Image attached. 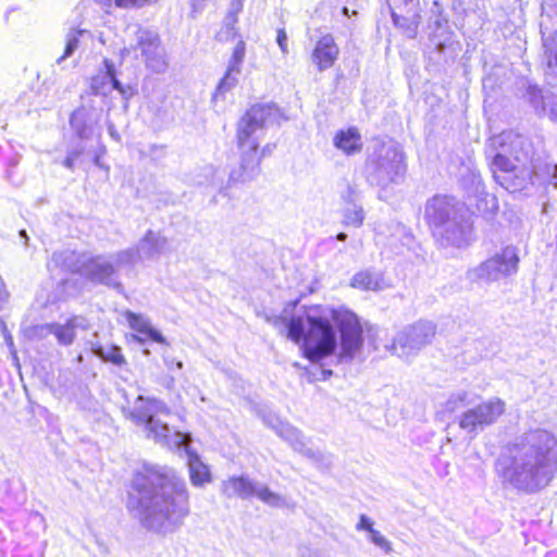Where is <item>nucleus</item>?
Wrapping results in <instances>:
<instances>
[{
    "label": "nucleus",
    "mask_w": 557,
    "mask_h": 557,
    "mask_svg": "<svg viewBox=\"0 0 557 557\" xmlns=\"http://www.w3.org/2000/svg\"><path fill=\"white\" fill-rule=\"evenodd\" d=\"M466 210L463 203L446 195H435L429 199L424 208V219L432 232L438 231L451 219Z\"/></svg>",
    "instance_id": "14"
},
{
    "label": "nucleus",
    "mask_w": 557,
    "mask_h": 557,
    "mask_svg": "<svg viewBox=\"0 0 557 557\" xmlns=\"http://www.w3.org/2000/svg\"><path fill=\"white\" fill-rule=\"evenodd\" d=\"M168 240L151 230L147 231L135 248H127L135 253L134 265L141 259H154L164 250Z\"/></svg>",
    "instance_id": "20"
},
{
    "label": "nucleus",
    "mask_w": 557,
    "mask_h": 557,
    "mask_svg": "<svg viewBox=\"0 0 557 557\" xmlns=\"http://www.w3.org/2000/svg\"><path fill=\"white\" fill-rule=\"evenodd\" d=\"M245 59V42L243 40H239L232 53L231 59L228 60L227 67L231 69V71H239L242 72V64Z\"/></svg>",
    "instance_id": "38"
},
{
    "label": "nucleus",
    "mask_w": 557,
    "mask_h": 557,
    "mask_svg": "<svg viewBox=\"0 0 557 557\" xmlns=\"http://www.w3.org/2000/svg\"><path fill=\"white\" fill-rule=\"evenodd\" d=\"M280 109L274 103H258L252 106L240 119L237 127V143L240 150V165L230 173V183H245L259 174V164L262 157L270 156L275 145H265L261 156L257 151L264 129L278 124Z\"/></svg>",
    "instance_id": "5"
},
{
    "label": "nucleus",
    "mask_w": 557,
    "mask_h": 557,
    "mask_svg": "<svg viewBox=\"0 0 557 557\" xmlns=\"http://www.w3.org/2000/svg\"><path fill=\"white\" fill-rule=\"evenodd\" d=\"M39 329L41 331L47 330L49 333L53 334L58 338V342L64 346L71 345L75 338L74 326L71 322H67L63 325L49 324L40 326Z\"/></svg>",
    "instance_id": "31"
},
{
    "label": "nucleus",
    "mask_w": 557,
    "mask_h": 557,
    "mask_svg": "<svg viewBox=\"0 0 557 557\" xmlns=\"http://www.w3.org/2000/svg\"><path fill=\"white\" fill-rule=\"evenodd\" d=\"M274 325H282L287 338L301 343L304 355L312 362L336 355L339 362H351L363 346V330L359 318L345 308L312 306L301 308L289 317L274 319Z\"/></svg>",
    "instance_id": "1"
},
{
    "label": "nucleus",
    "mask_w": 557,
    "mask_h": 557,
    "mask_svg": "<svg viewBox=\"0 0 557 557\" xmlns=\"http://www.w3.org/2000/svg\"><path fill=\"white\" fill-rule=\"evenodd\" d=\"M244 7V0H231L227 13L238 15Z\"/></svg>",
    "instance_id": "49"
},
{
    "label": "nucleus",
    "mask_w": 557,
    "mask_h": 557,
    "mask_svg": "<svg viewBox=\"0 0 557 557\" xmlns=\"http://www.w3.org/2000/svg\"><path fill=\"white\" fill-rule=\"evenodd\" d=\"M342 199L345 202V206H351L352 203H358L359 191L356 188V186L347 184L346 189L342 193Z\"/></svg>",
    "instance_id": "41"
},
{
    "label": "nucleus",
    "mask_w": 557,
    "mask_h": 557,
    "mask_svg": "<svg viewBox=\"0 0 557 557\" xmlns=\"http://www.w3.org/2000/svg\"><path fill=\"white\" fill-rule=\"evenodd\" d=\"M370 540L385 553H389L392 550L391 543L377 530H370Z\"/></svg>",
    "instance_id": "40"
},
{
    "label": "nucleus",
    "mask_w": 557,
    "mask_h": 557,
    "mask_svg": "<svg viewBox=\"0 0 557 557\" xmlns=\"http://www.w3.org/2000/svg\"><path fill=\"white\" fill-rule=\"evenodd\" d=\"M165 364L169 368V370H173V367H175L178 370L183 369V362L182 361H174V360L165 359Z\"/></svg>",
    "instance_id": "51"
},
{
    "label": "nucleus",
    "mask_w": 557,
    "mask_h": 557,
    "mask_svg": "<svg viewBox=\"0 0 557 557\" xmlns=\"http://www.w3.org/2000/svg\"><path fill=\"white\" fill-rule=\"evenodd\" d=\"M99 122V113L94 108L82 106L73 111L70 125L76 137L81 140L90 139Z\"/></svg>",
    "instance_id": "18"
},
{
    "label": "nucleus",
    "mask_w": 557,
    "mask_h": 557,
    "mask_svg": "<svg viewBox=\"0 0 557 557\" xmlns=\"http://www.w3.org/2000/svg\"><path fill=\"white\" fill-rule=\"evenodd\" d=\"M339 54V48L331 34L322 36L315 44L311 54V60L317 65L319 72H323L333 66Z\"/></svg>",
    "instance_id": "19"
},
{
    "label": "nucleus",
    "mask_w": 557,
    "mask_h": 557,
    "mask_svg": "<svg viewBox=\"0 0 557 557\" xmlns=\"http://www.w3.org/2000/svg\"><path fill=\"white\" fill-rule=\"evenodd\" d=\"M131 486L127 507L147 530L174 532L189 515L185 481L172 468L145 463Z\"/></svg>",
    "instance_id": "2"
},
{
    "label": "nucleus",
    "mask_w": 557,
    "mask_h": 557,
    "mask_svg": "<svg viewBox=\"0 0 557 557\" xmlns=\"http://www.w3.org/2000/svg\"><path fill=\"white\" fill-rule=\"evenodd\" d=\"M259 483L250 480L248 476H231L223 481L221 491L227 498L239 497L248 499L256 496Z\"/></svg>",
    "instance_id": "22"
},
{
    "label": "nucleus",
    "mask_w": 557,
    "mask_h": 557,
    "mask_svg": "<svg viewBox=\"0 0 557 557\" xmlns=\"http://www.w3.org/2000/svg\"><path fill=\"white\" fill-rule=\"evenodd\" d=\"M134 50H139L145 60L146 66L154 73H164L168 69L166 53L161 45L158 32L136 26L134 33Z\"/></svg>",
    "instance_id": "12"
},
{
    "label": "nucleus",
    "mask_w": 557,
    "mask_h": 557,
    "mask_svg": "<svg viewBox=\"0 0 557 557\" xmlns=\"http://www.w3.org/2000/svg\"><path fill=\"white\" fill-rule=\"evenodd\" d=\"M123 412L125 418L143 428L147 438L153 440L156 443L166 446L172 450L185 454L190 480L194 485L200 486L210 481L211 476L208 467L190 447V434L178 431L172 433L169 424L157 418V414L170 413L169 408L162 400L139 395L136 398L134 408L123 409Z\"/></svg>",
    "instance_id": "4"
},
{
    "label": "nucleus",
    "mask_w": 557,
    "mask_h": 557,
    "mask_svg": "<svg viewBox=\"0 0 557 557\" xmlns=\"http://www.w3.org/2000/svg\"><path fill=\"white\" fill-rule=\"evenodd\" d=\"M143 354L148 356V355H150V350L146 348V349L143 350Z\"/></svg>",
    "instance_id": "62"
},
{
    "label": "nucleus",
    "mask_w": 557,
    "mask_h": 557,
    "mask_svg": "<svg viewBox=\"0 0 557 557\" xmlns=\"http://www.w3.org/2000/svg\"><path fill=\"white\" fill-rule=\"evenodd\" d=\"M436 325L431 321L419 320L399 331L386 348L400 359L416 357L435 337Z\"/></svg>",
    "instance_id": "10"
},
{
    "label": "nucleus",
    "mask_w": 557,
    "mask_h": 557,
    "mask_svg": "<svg viewBox=\"0 0 557 557\" xmlns=\"http://www.w3.org/2000/svg\"><path fill=\"white\" fill-rule=\"evenodd\" d=\"M404 153L394 145H379L366 161V180L372 186L386 188L405 175Z\"/></svg>",
    "instance_id": "6"
},
{
    "label": "nucleus",
    "mask_w": 557,
    "mask_h": 557,
    "mask_svg": "<svg viewBox=\"0 0 557 557\" xmlns=\"http://www.w3.org/2000/svg\"><path fill=\"white\" fill-rule=\"evenodd\" d=\"M95 163L98 164L99 163V157H96L95 158Z\"/></svg>",
    "instance_id": "63"
},
{
    "label": "nucleus",
    "mask_w": 557,
    "mask_h": 557,
    "mask_svg": "<svg viewBox=\"0 0 557 557\" xmlns=\"http://www.w3.org/2000/svg\"><path fill=\"white\" fill-rule=\"evenodd\" d=\"M85 151V146L81 143L76 144L75 146H72L67 149V154L72 157L73 159L77 160L83 152Z\"/></svg>",
    "instance_id": "46"
},
{
    "label": "nucleus",
    "mask_w": 557,
    "mask_h": 557,
    "mask_svg": "<svg viewBox=\"0 0 557 557\" xmlns=\"http://www.w3.org/2000/svg\"><path fill=\"white\" fill-rule=\"evenodd\" d=\"M357 530H367L370 533V530H374L372 528V521L366 515H361L359 519V523L357 524Z\"/></svg>",
    "instance_id": "48"
},
{
    "label": "nucleus",
    "mask_w": 557,
    "mask_h": 557,
    "mask_svg": "<svg viewBox=\"0 0 557 557\" xmlns=\"http://www.w3.org/2000/svg\"><path fill=\"white\" fill-rule=\"evenodd\" d=\"M89 255L74 250L55 251L52 253V261L64 270L84 277Z\"/></svg>",
    "instance_id": "25"
},
{
    "label": "nucleus",
    "mask_w": 557,
    "mask_h": 557,
    "mask_svg": "<svg viewBox=\"0 0 557 557\" xmlns=\"http://www.w3.org/2000/svg\"><path fill=\"white\" fill-rule=\"evenodd\" d=\"M85 34V30L71 29L66 36V44L63 54L58 58L57 63L60 64L63 60L71 57L78 47L79 37Z\"/></svg>",
    "instance_id": "37"
},
{
    "label": "nucleus",
    "mask_w": 557,
    "mask_h": 557,
    "mask_svg": "<svg viewBox=\"0 0 557 557\" xmlns=\"http://www.w3.org/2000/svg\"><path fill=\"white\" fill-rule=\"evenodd\" d=\"M108 129H109V134H110L111 137H113L114 139H120V136H119V134H117V132L114 128V125L112 123H109Z\"/></svg>",
    "instance_id": "55"
},
{
    "label": "nucleus",
    "mask_w": 557,
    "mask_h": 557,
    "mask_svg": "<svg viewBox=\"0 0 557 557\" xmlns=\"http://www.w3.org/2000/svg\"><path fill=\"white\" fill-rule=\"evenodd\" d=\"M433 235L442 247H468L474 238L473 224L468 210L459 213L456 219L446 221V224Z\"/></svg>",
    "instance_id": "13"
},
{
    "label": "nucleus",
    "mask_w": 557,
    "mask_h": 557,
    "mask_svg": "<svg viewBox=\"0 0 557 557\" xmlns=\"http://www.w3.org/2000/svg\"><path fill=\"white\" fill-rule=\"evenodd\" d=\"M531 172V181L529 185L549 184L557 188V164L548 161L536 162Z\"/></svg>",
    "instance_id": "27"
},
{
    "label": "nucleus",
    "mask_w": 557,
    "mask_h": 557,
    "mask_svg": "<svg viewBox=\"0 0 557 557\" xmlns=\"http://www.w3.org/2000/svg\"><path fill=\"white\" fill-rule=\"evenodd\" d=\"M485 157L494 180L502 187L510 193L527 189L531 181V172L528 168L517 163L491 141L485 148Z\"/></svg>",
    "instance_id": "8"
},
{
    "label": "nucleus",
    "mask_w": 557,
    "mask_h": 557,
    "mask_svg": "<svg viewBox=\"0 0 557 557\" xmlns=\"http://www.w3.org/2000/svg\"><path fill=\"white\" fill-rule=\"evenodd\" d=\"M256 496L271 507L278 508L286 506V499L282 495L272 492L263 484H259Z\"/></svg>",
    "instance_id": "36"
},
{
    "label": "nucleus",
    "mask_w": 557,
    "mask_h": 557,
    "mask_svg": "<svg viewBox=\"0 0 557 557\" xmlns=\"http://www.w3.org/2000/svg\"><path fill=\"white\" fill-rule=\"evenodd\" d=\"M333 145L348 156L359 153L363 146L361 135L355 127L338 131Z\"/></svg>",
    "instance_id": "26"
},
{
    "label": "nucleus",
    "mask_w": 557,
    "mask_h": 557,
    "mask_svg": "<svg viewBox=\"0 0 557 557\" xmlns=\"http://www.w3.org/2000/svg\"><path fill=\"white\" fill-rule=\"evenodd\" d=\"M506 404L498 397H492L469 408L459 417V428L471 437H475L486 428L495 424L505 413Z\"/></svg>",
    "instance_id": "11"
},
{
    "label": "nucleus",
    "mask_w": 557,
    "mask_h": 557,
    "mask_svg": "<svg viewBox=\"0 0 557 557\" xmlns=\"http://www.w3.org/2000/svg\"><path fill=\"white\" fill-rule=\"evenodd\" d=\"M277 421H281L278 418L274 416H269L268 418H264V422L272 428L273 424H277Z\"/></svg>",
    "instance_id": "54"
},
{
    "label": "nucleus",
    "mask_w": 557,
    "mask_h": 557,
    "mask_svg": "<svg viewBox=\"0 0 557 557\" xmlns=\"http://www.w3.org/2000/svg\"><path fill=\"white\" fill-rule=\"evenodd\" d=\"M135 253L132 250H120L110 255H89L84 270V278L107 286L122 294L124 286L120 280L123 269L134 268Z\"/></svg>",
    "instance_id": "7"
},
{
    "label": "nucleus",
    "mask_w": 557,
    "mask_h": 557,
    "mask_svg": "<svg viewBox=\"0 0 557 557\" xmlns=\"http://www.w3.org/2000/svg\"><path fill=\"white\" fill-rule=\"evenodd\" d=\"M469 405V394L466 391H458L449 395L442 404L443 413H454Z\"/></svg>",
    "instance_id": "34"
},
{
    "label": "nucleus",
    "mask_w": 557,
    "mask_h": 557,
    "mask_svg": "<svg viewBox=\"0 0 557 557\" xmlns=\"http://www.w3.org/2000/svg\"><path fill=\"white\" fill-rule=\"evenodd\" d=\"M4 333V341H5V344L7 346L9 347L10 349V354L12 355V357L17 360V352H16V349H15V346H14V342H13V337L11 336V334H9L7 332V330L4 329L3 331Z\"/></svg>",
    "instance_id": "47"
},
{
    "label": "nucleus",
    "mask_w": 557,
    "mask_h": 557,
    "mask_svg": "<svg viewBox=\"0 0 557 557\" xmlns=\"http://www.w3.org/2000/svg\"><path fill=\"white\" fill-rule=\"evenodd\" d=\"M496 148L510 156L517 163L523 165L530 158V144L527 138L515 133H502L490 139Z\"/></svg>",
    "instance_id": "17"
},
{
    "label": "nucleus",
    "mask_w": 557,
    "mask_h": 557,
    "mask_svg": "<svg viewBox=\"0 0 557 557\" xmlns=\"http://www.w3.org/2000/svg\"><path fill=\"white\" fill-rule=\"evenodd\" d=\"M125 315L129 326L137 331L139 334L144 335H134V341L141 345H144L147 339L164 345L168 344L165 337L158 330L152 327L149 322L146 321L141 315L132 311H127Z\"/></svg>",
    "instance_id": "23"
},
{
    "label": "nucleus",
    "mask_w": 557,
    "mask_h": 557,
    "mask_svg": "<svg viewBox=\"0 0 557 557\" xmlns=\"http://www.w3.org/2000/svg\"><path fill=\"white\" fill-rule=\"evenodd\" d=\"M459 183L469 196L482 198L483 196L488 197L485 191L481 174L475 168L471 159L468 163H463L459 170Z\"/></svg>",
    "instance_id": "21"
},
{
    "label": "nucleus",
    "mask_w": 557,
    "mask_h": 557,
    "mask_svg": "<svg viewBox=\"0 0 557 557\" xmlns=\"http://www.w3.org/2000/svg\"><path fill=\"white\" fill-rule=\"evenodd\" d=\"M272 429L276 434L288 442L297 453L313 461L315 465L330 467L331 457L307 446L304 434L287 422L277 421Z\"/></svg>",
    "instance_id": "16"
},
{
    "label": "nucleus",
    "mask_w": 557,
    "mask_h": 557,
    "mask_svg": "<svg viewBox=\"0 0 557 557\" xmlns=\"http://www.w3.org/2000/svg\"><path fill=\"white\" fill-rule=\"evenodd\" d=\"M237 15L227 13L224 18L225 38H234L236 36L235 24L237 23Z\"/></svg>",
    "instance_id": "42"
},
{
    "label": "nucleus",
    "mask_w": 557,
    "mask_h": 557,
    "mask_svg": "<svg viewBox=\"0 0 557 557\" xmlns=\"http://www.w3.org/2000/svg\"><path fill=\"white\" fill-rule=\"evenodd\" d=\"M342 12H343V14H344V15H346V16H348V15H349V10H348V8H347V7H344V8L342 9Z\"/></svg>",
    "instance_id": "60"
},
{
    "label": "nucleus",
    "mask_w": 557,
    "mask_h": 557,
    "mask_svg": "<svg viewBox=\"0 0 557 557\" xmlns=\"http://www.w3.org/2000/svg\"><path fill=\"white\" fill-rule=\"evenodd\" d=\"M548 107L549 119L557 123V96H553L548 99Z\"/></svg>",
    "instance_id": "45"
},
{
    "label": "nucleus",
    "mask_w": 557,
    "mask_h": 557,
    "mask_svg": "<svg viewBox=\"0 0 557 557\" xmlns=\"http://www.w3.org/2000/svg\"><path fill=\"white\" fill-rule=\"evenodd\" d=\"M242 72L239 71H231L230 67L226 69L224 76L220 79L214 94L212 95V100L218 101V99H224L225 95L233 90L238 84V76Z\"/></svg>",
    "instance_id": "30"
},
{
    "label": "nucleus",
    "mask_w": 557,
    "mask_h": 557,
    "mask_svg": "<svg viewBox=\"0 0 557 557\" xmlns=\"http://www.w3.org/2000/svg\"><path fill=\"white\" fill-rule=\"evenodd\" d=\"M20 237H21V238H23V239L25 240V242H24V244H25V246H27V245H28L29 237H28V235H27V233H26V231H25V230H21V231H20Z\"/></svg>",
    "instance_id": "56"
},
{
    "label": "nucleus",
    "mask_w": 557,
    "mask_h": 557,
    "mask_svg": "<svg viewBox=\"0 0 557 557\" xmlns=\"http://www.w3.org/2000/svg\"><path fill=\"white\" fill-rule=\"evenodd\" d=\"M524 97L534 108L537 115L546 114V106H548V101H545L542 90L539 89L537 86L529 85Z\"/></svg>",
    "instance_id": "35"
},
{
    "label": "nucleus",
    "mask_w": 557,
    "mask_h": 557,
    "mask_svg": "<svg viewBox=\"0 0 557 557\" xmlns=\"http://www.w3.org/2000/svg\"><path fill=\"white\" fill-rule=\"evenodd\" d=\"M443 23H445V24H446V23H447V21H446V20H442V18H440V17H438V18L435 21L436 28H437V29H440V28L442 27Z\"/></svg>",
    "instance_id": "58"
},
{
    "label": "nucleus",
    "mask_w": 557,
    "mask_h": 557,
    "mask_svg": "<svg viewBox=\"0 0 557 557\" xmlns=\"http://www.w3.org/2000/svg\"><path fill=\"white\" fill-rule=\"evenodd\" d=\"M347 237H348V236H347V234H346V233L341 232V233H338V234L336 235V237H335V238H336L337 240H339V242H345V240L347 239Z\"/></svg>",
    "instance_id": "57"
},
{
    "label": "nucleus",
    "mask_w": 557,
    "mask_h": 557,
    "mask_svg": "<svg viewBox=\"0 0 557 557\" xmlns=\"http://www.w3.org/2000/svg\"><path fill=\"white\" fill-rule=\"evenodd\" d=\"M491 202H492V208H495L496 207V198L494 196H491Z\"/></svg>",
    "instance_id": "61"
},
{
    "label": "nucleus",
    "mask_w": 557,
    "mask_h": 557,
    "mask_svg": "<svg viewBox=\"0 0 557 557\" xmlns=\"http://www.w3.org/2000/svg\"><path fill=\"white\" fill-rule=\"evenodd\" d=\"M518 250L506 246L491 258L467 271L466 276L471 283H492L517 273L519 268Z\"/></svg>",
    "instance_id": "9"
},
{
    "label": "nucleus",
    "mask_w": 557,
    "mask_h": 557,
    "mask_svg": "<svg viewBox=\"0 0 557 557\" xmlns=\"http://www.w3.org/2000/svg\"><path fill=\"white\" fill-rule=\"evenodd\" d=\"M112 88L117 90L122 98L124 99V109L126 110L128 104V100L137 94L136 85L132 84H122L116 77L112 78Z\"/></svg>",
    "instance_id": "39"
},
{
    "label": "nucleus",
    "mask_w": 557,
    "mask_h": 557,
    "mask_svg": "<svg viewBox=\"0 0 557 557\" xmlns=\"http://www.w3.org/2000/svg\"><path fill=\"white\" fill-rule=\"evenodd\" d=\"M364 210L360 203L345 206L343 209V223L346 226L360 227L364 221Z\"/></svg>",
    "instance_id": "33"
},
{
    "label": "nucleus",
    "mask_w": 557,
    "mask_h": 557,
    "mask_svg": "<svg viewBox=\"0 0 557 557\" xmlns=\"http://www.w3.org/2000/svg\"><path fill=\"white\" fill-rule=\"evenodd\" d=\"M106 72L91 78L90 89L94 95L107 96L112 88V78H115V69L112 62L104 60Z\"/></svg>",
    "instance_id": "29"
},
{
    "label": "nucleus",
    "mask_w": 557,
    "mask_h": 557,
    "mask_svg": "<svg viewBox=\"0 0 557 557\" xmlns=\"http://www.w3.org/2000/svg\"><path fill=\"white\" fill-rule=\"evenodd\" d=\"M504 484L533 494L545 488L557 471V440L548 431L525 432L509 444L495 462Z\"/></svg>",
    "instance_id": "3"
},
{
    "label": "nucleus",
    "mask_w": 557,
    "mask_h": 557,
    "mask_svg": "<svg viewBox=\"0 0 557 557\" xmlns=\"http://www.w3.org/2000/svg\"><path fill=\"white\" fill-rule=\"evenodd\" d=\"M446 47H447L446 40L445 41L435 42V50L438 53H443L445 51Z\"/></svg>",
    "instance_id": "53"
},
{
    "label": "nucleus",
    "mask_w": 557,
    "mask_h": 557,
    "mask_svg": "<svg viewBox=\"0 0 557 557\" xmlns=\"http://www.w3.org/2000/svg\"><path fill=\"white\" fill-rule=\"evenodd\" d=\"M394 25L405 36L414 39L421 22L419 0H386Z\"/></svg>",
    "instance_id": "15"
},
{
    "label": "nucleus",
    "mask_w": 557,
    "mask_h": 557,
    "mask_svg": "<svg viewBox=\"0 0 557 557\" xmlns=\"http://www.w3.org/2000/svg\"><path fill=\"white\" fill-rule=\"evenodd\" d=\"M545 54L547 58L548 77L557 78V32L544 41Z\"/></svg>",
    "instance_id": "32"
},
{
    "label": "nucleus",
    "mask_w": 557,
    "mask_h": 557,
    "mask_svg": "<svg viewBox=\"0 0 557 557\" xmlns=\"http://www.w3.org/2000/svg\"><path fill=\"white\" fill-rule=\"evenodd\" d=\"M350 286L361 290L380 292L387 287L383 272L368 268L352 275Z\"/></svg>",
    "instance_id": "24"
},
{
    "label": "nucleus",
    "mask_w": 557,
    "mask_h": 557,
    "mask_svg": "<svg viewBox=\"0 0 557 557\" xmlns=\"http://www.w3.org/2000/svg\"><path fill=\"white\" fill-rule=\"evenodd\" d=\"M75 161H76L75 159H73L72 157H70V156L67 154V156H66V158L63 160L62 164H63L66 169H69V170H71V171H73V170H74Z\"/></svg>",
    "instance_id": "52"
},
{
    "label": "nucleus",
    "mask_w": 557,
    "mask_h": 557,
    "mask_svg": "<svg viewBox=\"0 0 557 557\" xmlns=\"http://www.w3.org/2000/svg\"><path fill=\"white\" fill-rule=\"evenodd\" d=\"M92 354L101 359L103 362H110L117 368L127 364L126 358L122 354V349L113 344H94L91 347Z\"/></svg>",
    "instance_id": "28"
},
{
    "label": "nucleus",
    "mask_w": 557,
    "mask_h": 557,
    "mask_svg": "<svg viewBox=\"0 0 557 557\" xmlns=\"http://www.w3.org/2000/svg\"><path fill=\"white\" fill-rule=\"evenodd\" d=\"M276 42L282 51L283 54L288 53V47H287V34L284 28H280L276 32Z\"/></svg>",
    "instance_id": "44"
},
{
    "label": "nucleus",
    "mask_w": 557,
    "mask_h": 557,
    "mask_svg": "<svg viewBox=\"0 0 557 557\" xmlns=\"http://www.w3.org/2000/svg\"><path fill=\"white\" fill-rule=\"evenodd\" d=\"M333 374L332 370H323L324 379L331 376Z\"/></svg>",
    "instance_id": "59"
},
{
    "label": "nucleus",
    "mask_w": 557,
    "mask_h": 557,
    "mask_svg": "<svg viewBox=\"0 0 557 557\" xmlns=\"http://www.w3.org/2000/svg\"><path fill=\"white\" fill-rule=\"evenodd\" d=\"M8 298H9V293L5 289L3 280L0 277V308L2 307V305L4 302H7Z\"/></svg>",
    "instance_id": "50"
},
{
    "label": "nucleus",
    "mask_w": 557,
    "mask_h": 557,
    "mask_svg": "<svg viewBox=\"0 0 557 557\" xmlns=\"http://www.w3.org/2000/svg\"><path fill=\"white\" fill-rule=\"evenodd\" d=\"M156 1L157 0H115L116 5L121 8H141Z\"/></svg>",
    "instance_id": "43"
}]
</instances>
